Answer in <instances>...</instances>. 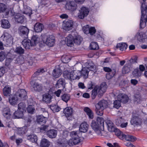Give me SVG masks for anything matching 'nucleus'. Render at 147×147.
Returning a JSON list of instances; mask_svg holds the SVG:
<instances>
[{
	"label": "nucleus",
	"instance_id": "obj_43",
	"mask_svg": "<svg viewBox=\"0 0 147 147\" xmlns=\"http://www.w3.org/2000/svg\"><path fill=\"white\" fill-rule=\"evenodd\" d=\"M97 121L99 125L101 128L104 129V119L102 117H97Z\"/></svg>",
	"mask_w": 147,
	"mask_h": 147
},
{
	"label": "nucleus",
	"instance_id": "obj_10",
	"mask_svg": "<svg viewBox=\"0 0 147 147\" xmlns=\"http://www.w3.org/2000/svg\"><path fill=\"white\" fill-rule=\"evenodd\" d=\"M74 22L71 20H65L63 21L62 25V28L66 31L71 30L73 28Z\"/></svg>",
	"mask_w": 147,
	"mask_h": 147
},
{
	"label": "nucleus",
	"instance_id": "obj_25",
	"mask_svg": "<svg viewBox=\"0 0 147 147\" xmlns=\"http://www.w3.org/2000/svg\"><path fill=\"white\" fill-rule=\"evenodd\" d=\"M61 70L59 66L55 67L52 73V75L55 78H57L60 77L61 74Z\"/></svg>",
	"mask_w": 147,
	"mask_h": 147
},
{
	"label": "nucleus",
	"instance_id": "obj_8",
	"mask_svg": "<svg viewBox=\"0 0 147 147\" xmlns=\"http://www.w3.org/2000/svg\"><path fill=\"white\" fill-rule=\"evenodd\" d=\"M65 9L71 13L74 12L77 9V4L73 1L69 0L67 1L65 5Z\"/></svg>",
	"mask_w": 147,
	"mask_h": 147
},
{
	"label": "nucleus",
	"instance_id": "obj_56",
	"mask_svg": "<svg viewBox=\"0 0 147 147\" xmlns=\"http://www.w3.org/2000/svg\"><path fill=\"white\" fill-rule=\"evenodd\" d=\"M45 71V70L43 69H40L38 70L32 75L33 77H36L37 76L41 74L42 73Z\"/></svg>",
	"mask_w": 147,
	"mask_h": 147
},
{
	"label": "nucleus",
	"instance_id": "obj_48",
	"mask_svg": "<svg viewBox=\"0 0 147 147\" xmlns=\"http://www.w3.org/2000/svg\"><path fill=\"white\" fill-rule=\"evenodd\" d=\"M18 109L19 111H23L24 112L26 111V105L24 103L21 102L18 105Z\"/></svg>",
	"mask_w": 147,
	"mask_h": 147
},
{
	"label": "nucleus",
	"instance_id": "obj_27",
	"mask_svg": "<svg viewBox=\"0 0 147 147\" xmlns=\"http://www.w3.org/2000/svg\"><path fill=\"white\" fill-rule=\"evenodd\" d=\"M44 28V26L41 23L37 22L34 26V30L36 32H41Z\"/></svg>",
	"mask_w": 147,
	"mask_h": 147
},
{
	"label": "nucleus",
	"instance_id": "obj_40",
	"mask_svg": "<svg viewBox=\"0 0 147 147\" xmlns=\"http://www.w3.org/2000/svg\"><path fill=\"white\" fill-rule=\"evenodd\" d=\"M50 145V142L46 138H42L40 142L41 147H48Z\"/></svg>",
	"mask_w": 147,
	"mask_h": 147
},
{
	"label": "nucleus",
	"instance_id": "obj_38",
	"mask_svg": "<svg viewBox=\"0 0 147 147\" xmlns=\"http://www.w3.org/2000/svg\"><path fill=\"white\" fill-rule=\"evenodd\" d=\"M63 113L66 117H69L72 114V109L70 107H67L64 109Z\"/></svg>",
	"mask_w": 147,
	"mask_h": 147
},
{
	"label": "nucleus",
	"instance_id": "obj_54",
	"mask_svg": "<svg viewBox=\"0 0 147 147\" xmlns=\"http://www.w3.org/2000/svg\"><path fill=\"white\" fill-rule=\"evenodd\" d=\"M125 139L126 140L129 141L127 143H125V145L127 147H131V146L132 144H131V142L129 141H131L132 142H134L136 141L137 138H122V140H123Z\"/></svg>",
	"mask_w": 147,
	"mask_h": 147
},
{
	"label": "nucleus",
	"instance_id": "obj_33",
	"mask_svg": "<svg viewBox=\"0 0 147 147\" xmlns=\"http://www.w3.org/2000/svg\"><path fill=\"white\" fill-rule=\"evenodd\" d=\"M52 96L49 94H45L43 96V100L47 103H49L51 102Z\"/></svg>",
	"mask_w": 147,
	"mask_h": 147
},
{
	"label": "nucleus",
	"instance_id": "obj_22",
	"mask_svg": "<svg viewBox=\"0 0 147 147\" xmlns=\"http://www.w3.org/2000/svg\"><path fill=\"white\" fill-rule=\"evenodd\" d=\"M74 37L71 34H69L65 38V42L68 47H72L74 44Z\"/></svg>",
	"mask_w": 147,
	"mask_h": 147
},
{
	"label": "nucleus",
	"instance_id": "obj_35",
	"mask_svg": "<svg viewBox=\"0 0 147 147\" xmlns=\"http://www.w3.org/2000/svg\"><path fill=\"white\" fill-rule=\"evenodd\" d=\"M25 112L21 111H19L18 109L16 111L13 113L14 118H22L24 115V113Z\"/></svg>",
	"mask_w": 147,
	"mask_h": 147
},
{
	"label": "nucleus",
	"instance_id": "obj_1",
	"mask_svg": "<svg viewBox=\"0 0 147 147\" xmlns=\"http://www.w3.org/2000/svg\"><path fill=\"white\" fill-rule=\"evenodd\" d=\"M82 141L80 138H70L67 140L66 138H59L55 143L59 147H69L77 144Z\"/></svg>",
	"mask_w": 147,
	"mask_h": 147
},
{
	"label": "nucleus",
	"instance_id": "obj_52",
	"mask_svg": "<svg viewBox=\"0 0 147 147\" xmlns=\"http://www.w3.org/2000/svg\"><path fill=\"white\" fill-rule=\"evenodd\" d=\"M90 49L92 50H97L99 48V47L97 43L96 42H92L90 45Z\"/></svg>",
	"mask_w": 147,
	"mask_h": 147
},
{
	"label": "nucleus",
	"instance_id": "obj_46",
	"mask_svg": "<svg viewBox=\"0 0 147 147\" xmlns=\"http://www.w3.org/2000/svg\"><path fill=\"white\" fill-rule=\"evenodd\" d=\"M24 10L23 13L30 16L32 14V10L31 8L27 6H24Z\"/></svg>",
	"mask_w": 147,
	"mask_h": 147
},
{
	"label": "nucleus",
	"instance_id": "obj_26",
	"mask_svg": "<svg viewBox=\"0 0 147 147\" xmlns=\"http://www.w3.org/2000/svg\"><path fill=\"white\" fill-rule=\"evenodd\" d=\"M88 125L86 122L84 121L82 122L79 127V130L80 132H86L88 130Z\"/></svg>",
	"mask_w": 147,
	"mask_h": 147
},
{
	"label": "nucleus",
	"instance_id": "obj_55",
	"mask_svg": "<svg viewBox=\"0 0 147 147\" xmlns=\"http://www.w3.org/2000/svg\"><path fill=\"white\" fill-rule=\"evenodd\" d=\"M98 90V86H96L94 88L92 92V99H94L96 96L97 94H98V93H97Z\"/></svg>",
	"mask_w": 147,
	"mask_h": 147
},
{
	"label": "nucleus",
	"instance_id": "obj_19",
	"mask_svg": "<svg viewBox=\"0 0 147 147\" xmlns=\"http://www.w3.org/2000/svg\"><path fill=\"white\" fill-rule=\"evenodd\" d=\"M30 41L32 46H34L38 43L42 41V36H41V38H40V37L38 35H33Z\"/></svg>",
	"mask_w": 147,
	"mask_h": 147
},
{
	"label": "nucleus",
	"instance_id": "obj_17",
	"mask_svg": "<svg viewBox=\"0 0 147 147\" xmlns=\"http://www.w3.org/2000/svg\"><path fill=\"white\" fill-rule=\"evenodd\" d=\"M20 101L15 94L11 95L9 98V102L12 106L16 105Z\"/></svg>",
	"mask_w": 147,
	"mask_h": 147
},
{
	"label": "nucleus",
	"instance_id": "obj_16",
	"mask_svg": "<svg viewBox=\"0 0 147 147\" xmlns=\"http://www.w3.org/2000/svg\"><path fill=\"white\" fill-rule=\"evenodd\" d=\"M113 132L115 133V134L118 137H121L122 138H136L132 135H129L127 133H123L119 129L115 128Z\"/></svg>",
	"mask_w": 147,
	"mask_h": 147
},
{
	"label": "nucleus",
	"instance_id": "obj_41",
	"mask_svg": "<svg viewBox=\"0 0 147 147\" xmlns=\"http://www.w3.org/2000/svg\"><path fill=\"white\" fill-rule=\"evenodd\" d=\"M32 86L34 90L36 91L39 92L41 91L42 89V85L37 82H34Z\"/></svg>",
	"mask_w": 147,
	"mask_h": 147
},
{
	"label": "nucleus",
	"instance_id": "obj_31",
	"mask_svg": "<svg viewBox=\"0 0 147 147\" xmlns=\"http://www.w3.org/2000/svg\"><path fill=\"white\" fill-rule=\"evenodd\" d=\"M23 47L26 49H30L32 46L30 40L28 39H24L22 42Z\"/></svg>",
	"mask_w": 147,
	"mask_h": 147
},
{
	"label": "nucleus",
	"instance_id": "obj_62",
	"mask_svg": "<svg viewBox=\"0 0 147 147\" xmlns=\"http://www.w3.org/2000/svg\"><path fill=\"white\" fill-rule=\"evenodd\" d=\"M128 81L127 80H122L119 84V85L123 88H125L128 86Z\"/></svg>",
	"mask_w": 147,
	"mask_h": 147
},
{
	"label": "nucleus",
	"instance_id": "obj_3",
	"mask_svg": "<svg viewBox=\"0 0 147 147\" xmlns=\"http://www.w3.org/2000/svg\"><path fill=\"white\" fill-rule=\"evenodd\" d=\"M143 0L144 2L142 4L141 6L142 15L140 23V28H144L146 26L147 21V16L146 15L147 7L144 3L146 0Z\"/></svg>",
	"mask_w": 147,
	"mask_h": 147
},
{
	"label": "nucleus",
	"instance_id": "obj_50",
	"mask_svg": "<svg viewBox=\"0 0 147 147\" xmlns=\"http://www.w3.org/2000/svg\"><path fill=\"white\" fill-rule=\"evenodd\" d=\"M61 98L62 100L66 102H67L70 98V96L67 94H64L61 96Z\"/></svg>",
	"mask_w": 147,
	"mask_h": 147
},
{
	"label": "nucleus",
	"instance_id": "obj_29",
	"mask_svg": "<svg viewBox=\"0 0 147 147\" xmlns=\"http://www.w3.org/2000/svg\"><path fill=\"white\" fill-rule=\"evenodd\" d=\"M100 125L95 121H92L91 123V126L92 128L96 131H100V129L102 131V129L101 128Z\"/></svg>",
	"mask_w": 147,
	"mask_h": 147
},
{
	"label": "nucleus",
	"instance_id": "obj_42",
	"mask_svg": "<svg viewBox=\"0 0 147 147\" xmlns=\"http://www.w3.org/2000/svg\"><path fill=\"white\" fill-rule=\"evenodd\" d=\"M65 84V80L61 78L57 81L55 85L57 87L60 88L64 87Z\"/></svg>",
	"mask_w": 147,
	"mask_h": 147
},
{
	"label": "nucleus",
	"instance_id": "obj_61",
	"mask_svg": "<svg viewBox=\"0 0 147 147\" xmlns=\"http://www.w3.org/2000/svg\"><path fill=\"white\" fill-rule=\"evenodd\" d=\"M124 121L122 117H119L115 120V123L117 126H119L122 122H123Z\"/></svg>",
	"mask_w": 147,
	"mask_h": 147
},
{
	"label": "nucleus",
	"instance_id": "obj_58",
	"mask_svg": "<svg viewBox=\"0 0 147 147\" xmlns=\"http://www.w3.org/2000/svg\"><path fill=\"white\" fill-rule=\"evenodd\" d=\"M50 108L52 110V111H53V112H58L60 110V108L55 105H51L50 107Z\"/></svg>",
	"mask_w": 147,
	"mask_h": 147
},
{
	"label": "nucleus",
	"instance_id": "obj_60",
	"mask_svg": "<svg viewBox=\"0 0 147 147\" xmlns=\"http://www.w3.org/2000/svg\"><path fill=\"white\" fill-rule=\"evenodd\" d=\"M121 106V103L120 101L118 100H115L113 103V107L116 108L118 109Z\"/></svg>",
	"mask_w": 147,
	"mask_h": 147
},
{
	"label": "nucleus",
	"instance_id": "obj_34",
	"mask_svg": "<svg viewBox=\"0 0 147 147\" xmlns=\"http://www.w3.org/2000/svg\"><path fill=\"white\" fill-rule=\"evenodd\" d=\"M127 47V45L125 43H118L116 46L117 49H119L121 51L125 50Z\"/></svg>",
	"mask_w": 147,
	"mask_h": 147
},
{
	"label": "nucleus",
	"instance_id": "obj_44",
	"mask_svg": "<svg viewBox=\"0 0 147 147\" xmlns=\"http://www.w3.org/2000/svg\"><path fill=\"white\" fill-rule=\"evenodd\" d=\"M27 127L26 126H24L18 129V134L20 135L24 134L27 131Z\"/></svg>",
	"mask_w": 147,
	"mask_h": 147
},
{
	"label": "nucleus",
	"instance_id": "obj_9",
	"mask_svg": "<svg viewBox=\"0 0 147 147\" xmlns=\"http://www.w3.org/2000/svg\"><path fill=\"white\" fill-rule=\"evenodd\" d=\"M118 90L116 91L115 93L114 92V97H117V98L120 102L125 103L128 101L129 98L128 96L126 94L123 93H119Z\"/></svg>",
	"mask_w": 147,
	"mask_h": 147
},
{
	"label": "nucleus",
	"instance_id": "obj_20",
	"mask_svg": "<svg viewBox=\"0 0 147 147\" xmlns=\"http://www.w3.org/2000/svg\"><path fill=\"white\" fill-rule=\"evenodd\" d=\"M107 85L105 82H102L99 87L98 86V94L101 96L106 91Z\"/></svg>",
	"mask_w": 147,
	"mask_h": 147
},
{
	"label": "nucleus",
	"instance_id": "obj_59",
	"mask_svg": "<svg viewBox=\"0 0 147 147\" xmlns=\"http://www.w3.org/2000/svg\"><path fill=\"white\" fill-rule=\"evenodd\" d=\"M89 26L88 25H86L82 27V30L86 34H89Z\"/></svg>",
	"mask_w": 147,
	"mask_h": 147
},
{
	"label": "nucleus",
	"instance_id": "obj_30",
	"mask_svg": "<svg viewBox=\"0 0 147 147\" xmlns=\"http://www.w3.org/2000/svg\"><path fill=\"white\" fill-rule=\"evenodd\" d=\"M47 119V117H44L42 115H39L36 117V121L39 123L41 124L42 123L45 124Z\"/></svg>",
	"mask_w": 147,
	"mask_h": 147
},
{
	"label": "nucleus",
	"instance_id": "obj_2",
	"mask_svg": "<svg viewBox=\"0 0 147 147\" xmlns=\"http://www.w3.org/2000/svg\"><path fill=\"white\" fill-rule=\"evenodd\" d=\"M82 69L80 71L81 76H83L85 78H88V72L90 70L93 71L96 68L94 64L91 61H88L85 63L84 65H82Z\"/></svg>",
	"mask_w": 147,
	"mask_h": 147
},
{
	"label": "nucleus",
	"instance_id": "obj_57",
	"mask_svg": "<svg viewBox=\"0 0 147 147\" xmlns=\"http://www.w3.org/2000/svg\"><path fill=\"white\" fill-rule=\"evenodd\" d=\"M27 110L29 113L33 114L35 110L34 106L32 105H29L27 108Z\"/></svg>",
	"mask_w": 147,
	"mask_h": 147
},
{
	"label": "nucleus",
	"instance_id": "obj_5",
	"mask_svg": "<svg viewBox=\"0 0 147 147\" xmlns=\"http://www.w3.org/2000/svg\"><path fill=\"white\" fill-rule=\"evenodd\" d=\"M108 106V102L105 100L100 101L95 105V111L98 115L102 116L103 113V110Z\"/></svg>",
	"mask_w": 147,
	"mask_h": 147
},
{
	"label": "nucleus",
	"instance_id": "obj_53",
	"mask_svg": "<svg viewBox=\"0 0 147 147\" xmlns=\"http://www.w3.org/2000/svg\"><path fill=\"white\" fill-rule=\"evenodd\" d=\"M115 73V71L114 70H113L112 71H111L110 72L106 74V78L109 80L114 75Z\"/></svg>",
	"mask_w": 147,
	"mask_h": 147
},
{
	"label": "nucleus",
	"instance_id": "obj_32",
	"mask_svg": "<svg viewBox=\"0 0 147 147\" xmlns=\"http://www.w3.org/2000/svg\"><path fill=\"white\" fill-rule=\"evenodd\" d=\"M1 26L3 28L7 29L10 27V24L7 20L3 19L1 20Z\"/></svg>",
	"mask_w": 147,
	"mask_h": 147
},
{
	"label": "nucleus",
	"instance_id": "obj_51",
	"mask_svg": "<svg viewBox=\"0 0 147 147\" xmlns=\"http://www.w3.org/2000/svg\"><path fill=\"white\" fill-rule=\"evenodd\" d=\"M80 134V132L79 131H71L70 133V136L71 138H80L79 136Z\"/></svg>",
	"mask_w": 147,
	"mask_h": 147
},
{
	"label": "nucleus",
	"instance_id": "obj_23",
	"mask_svg": "<svg viewBox=\"0 0 147 147\" xmlns=\"http://www.w3.org/2000/svg\"><path fill=\"white\" fill-rule=\"evenodd\" d=\"M145 70V67L143 65H140L139 69L137 68L135 69L134 71L133 72V74L135 77H138L140 76L142 73V72L144 71Z\"/></svg>",
	"mask_w": 147,
	"mask_h": 147
},
{
	"label": "nucleus",
	"instance_id": "obj_6",
	"mask_svg": "<svg viewBox=\"0 0 147 147\" xmlns=\"http://www.w3.org/2000/svg\"><path fill=\"white\" fill-rule=\"evenodd\" d=\"M42 41L48 46L52 47L55 44V36L52 35H49L48 36L45 34L42 35Z\"/></svg>",
	"mask_w": 147,
	"mask_h": 147
},
{
	"label": "nucleus",
	"instance_id": "obj_18",
	"mask_svg": "<svg viewBox=\"0 0 147 147\" xmlns=\"http://www.w3.org/2000/svg\"><path fill=\"white\" fill-rule=\"evenodd\" d=\"M10 9L5 4L0 3V13H4L5 16H6L9 14Z\"/></svg>",
	"mask_w": 147,
	"mask_h": 147
},
{
	"label": "nucleus",
	"instance_id": "obj_49",
	"mask_svg": "<svg viewBox=\"0 0 147 147\" xmlns=\"http://www.w3.org/2000/svg\"><path fill=\"white\" fill-rule=\"evenodd\" d=\"M14 51L16 53L21 55L23 54L24 53V50L21 47H19L16 48L14 50Z\"/></svg>",
	"mask_w": 147,
	"mask_h": 147
},
{
	"label": "nucleus",
	"instance_id": "obj_64",
	"mask_svg": "<svg viewBox=\"0 0 147 147\" xmlns=\"http://www.w3.org/2000/svg\"><path fill=\"white\" fill-rule=\"evenodd\" d=\"M97 38L98 40L101 41H103L104 40V36L102 31H101L99 34L97 36Z\"/></svg>",
	"mask_w": 147,
	"mask_h": 147
},
{
	"label": "nucleus",
	"instance_id": "obj_11",
	"mask_svg": "<svg viewBox=\"0 0 147 147\" xmlns=\"http://www.w3.org/2000/svg\"><path fill=\"white\" fill-rule=\"evenodd\" d=\"M1 113L3 116L7 119H11L13 113L8 107H5L2 108Z\"/></svg>",
	"mask_w": 147,
	"mask_h": 147
},
{
	"label": "nucleus",
	"instance_id": "obj_39",
	"mask_svg": "<svg viewBox=\"0 0 147 147\" xmlns=\"http://www.w3.org/2000/svg\"><path fill=\"white\" fill-rule=\"evenodd\" d=\"M3 94L6 96H9L11 92V88L9 86H6L3 90Z\"/></svg>",
	"mask_w": 147,
	"mask_h": 147
},
{
	"label": "nucleus",
	"instance_id": "obj_36",
	"mask_svg": "<svg viewBox=\"0 0 147 147\" xmlns=\"http://www.w3.org/2000/svg\"><path fill=\"white\" fill-rule=\"evenodd\" d=\"M47 135L49 138H55L57 132L56 130L54 129H51L48 131L47 133Z\"/></svg>",
	"mask_w": 147,
	"mask_h": 147
},
{
	"label": "nucleus",
	"instance_id": "obj_28",
	"mask_svg": "<svg viewBox=\"0 0 147 147\" xmlns=\"http://www.w3.org/2000/svg\"><path fill=\"white\" fill-rule=\"evenodd\" d=\"M105 122L107 125L108 131L111 132H113L115 127L112 121L109 120L107 119L105 121Z\"/></svg>",
	"mask_w": 147,
	"mask_h": 147
},
{
	"label": "nucleus",
	"instance_id": "obj_4",
	"mask_svg": "<svg viewBox=\"0 0 147 147\" xmlns=\"http://www.w3.org/2000/svg\"><path fill=\"white\" fill-rule=\"evenodd\" d=\"M81 76L80 71L78 70H75L69 72L68 71H65L63 74L64 77L66 79L70 81L74 80L79 79Z\"/></svg>",
	"mask_w": 147,
	"mask_h": 147
},
{
	"label": "nucleus",
	"instance_id": "obj_24",
	"mask_svg": "<svg viewBox=\"0 0 147 147\" xmlns=\"http://www.w3.org/2000/svg\"><path fill=\"white\" fill-rule=\"evenodd\" d=\"M13 17L15 20L18 23H22L25 19L24 16L19 13L15 14Z\"/></svg>",
	"mask_w": 147,
	"mask_h": 147
},
{
	"label": "nucleus",
	"instance_id": "obj_45",
	"mask_svg": "<svg viewBox=\"0 0 147 147\" xmlns=\"http://www.w3.org/2000/svg\"><path fill=\"white\" fill-rule=\"evenodd\" d=\"M83 40L82 38L79 35H77L74 37V43L78 45H80Z\"/></svg>",
	"mask_w": 147,
	"mask_h": 147
},
{
	"label": "nucleus",
	"instance_id": "obj_15",
	"mask_svg": "<svg viewBox=\"0 0 147 147\" xmlns=\"http://www.w3.org/2000/svg\"><path fill=\"white\" fill-rule=\"evenodd\" d=\"M89 12V9L86 7H82L79 11V13L78 14V17L80 19H83L86 16Z\"/></svg>",
	"mask_w": 147,
	"mask_h": 147
},
{
	"label": "nucleus",
	"instance_id": "obj_12",
	"mask_svg": "<svg viewBox=\"0 0 147 147\" xmlns=\"http://www.w3.org/2000/svg\"><path fill=\"white\" fill-rule=\"evenodd\" d=\"M15 94L21 101L25 100L27 98V92L24 89H19Z\"/></svg>",
	"mask_w": 147,
	"mask_h": 147
},
{
	"label": "nucleus",
	"instance_id": "obj_37",
	"mask_svg": "<svg viewBox=\"0 0 147 147\" xmlns=\"http://www.w3.org/2000/svg\"><path fill=\"white\" fill-rule=\"evenodd\" d=\"M84 111L90 118L91 119L93 118V113L89 108L87 107H85L84 108Z\"/></svg>",
	"mask_w": 147,
	"mask_h": 147
},
{
	"label": "nucleus",
	"instance_id": "obj_21",
	"mask_svg": "<svg viewBox=\"0 0 147 147\" xmlns=\"http://www.w3.org/2000/svg\"><path fill=\"white\" fill-rule=\"evenodd\" d=\"M131 124L134 125H138L141 123V120L138 117V115L136 113H133L131 121Z\"/></svg>",
	"mask_w": 147,
	"mask_h": 147
},
{
	"label": "nucleus",
	"instance_id": "obj_14",
	"mask_svg": "<svg viewBox=\"0 0 147 147\" xmlns=\"http://www.w3.org/2000/svg\"><path fill=\"white\" fill-rule=\"evenodd\" d=\"M20 35L23 38H27L29 33V30L26 26H21L19 28Z\"/></svg>",
	"mask_w": 147,
	"mask_h": 147
},
{
	"label": "nucleus",
	"instance_id": "obj_7",
	"mask_svg": "<svg viewBox=\"0 0 147 147\" xmlns=\"http://www.w3.org/2000/svg\"><path fill=\"white\" fill-rule=\"evenodd\" d=\"M1 40L7 45H11L13 42V38L11 35L7 32H5L0 38Z\"/></svg>",
	"mask_w": 147,
	"mask_h": 147
},
{
	"label": "nucleus",
	"instance_id": "obj_47",
	"mask_svg": "<svg viewBox=\"0 0 147 147\" xmlns=\"http://www.w3.org/2000/svg\"><path fill=\"white\" fill-rule=\"evenodd\" d=\"M61 59L63 63H67L70 61V58L69 56L65 55L62 56Z\"/></svg>",
	"mask_w": 147,
	"mask_h": 147
},
{
	"label": "nucleus",
	"instance_id": "obj_63",
	"mask_svg": "<svg viewBox=\"0 0 147 147\" xmlns=\"http://www.w3.org/2000/svg\"><path fill=\"white\" fill-rule=\"evenodd\" d=\"M40 4L42 7L44 6L48 7L50 4V3L49 0H43L42 1Z\"/></svg>",
	"mask_w": 147,
	"mask_h": 147
},
{
	"label": "nucleus",
	"instance_id": "obj_13",
	"mask_svg": "<svg viewBox=\"0 0 147 147\" xmlns=\"http://www.w3.org/2000/svg\"><path fill=\"white\" fill-rule=\"evenodd\" d=\"M134 62L133 59H130L123 67L122 72L123 74H125L130 72L132 68V62Z\"/></svg>",
	"mask_w": 147,
	"mask_h": 147
}]
</instances>
